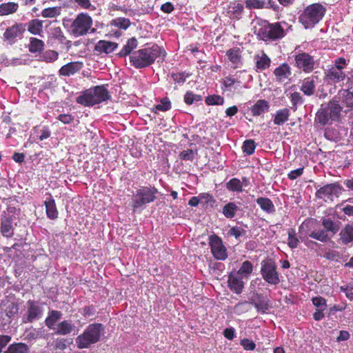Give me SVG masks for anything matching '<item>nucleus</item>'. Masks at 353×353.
I'll return each instance as SVG.
<instances>
[{"label":"nucleus","mask_w":353,"mask_h":353,"mask_svg":"<svg viewBox=\"0 0 353 353\" xmlns=\"http://www.w3.org/2000/svg\"><path fill=\"white\" fill-rule=\"evenodd\" d=\"M347 65L346 59L343 57H339L334 61V64L330 67L339 71H343V70Z\"/></svg>","instance_id":"nucleus-58"},{"label":"nucleus","mask_w":353,"mask_h":353,"mask_svg":"<svg viewBox=\"0 0 353 353\" xmlns=\"http://www.w3.org/2000/svg\"><path fill=\"white\" fill-rule=\"evenodd\" d=\"M222 85L227 90H232V88L236 89L238 87H240L241 81L234 78V76L229 75L223 79Z\"/></svg>","instance_id":"nucleus-45"},{"label":"nucleus","mask_w":353,"mask_h":353,"mask_svg":"<svg viewBox=\"0 0 353 353\" xmlns=\"http://www.w3.org/2000/svg\"><path fill=\"white\" fill-rule=\"evenodd\" d=\"M59 53L58 52L52 50H48L44 52L40 56V61L46 63H52L58 59Z\"/></svg>","instance_id":"nucleus-47"},{"label":"nucleus","mask_w":353,"mask_h":353,"mask_svg":"<svg viewBox=\"0 0 353 353\" xmlns=\"http://www.w3.org/2000/svg\"><path fill=\"white\" fill-rule=\"evenodd\" d=\"M19 4L14 2L3 3L0 5V16L8 15L17 11Z\"/></svg>","instance_id":"nucleus-41"},{"label":"nucleus","mask_w":353,"mask_h":353,"mask_svg":"<svg viewBox=\"0 0 353 353\" xmlns=\"http://www.w3.org/2000/svg\"><path fill=\"white\" fill-rule=\"evenodd\" d=\"M346 74L344 71H339L330 67L325 71L324 80L330 83H337L344 81Z\"/></svg>","instance_id":"nucleus-24"},{"label":"nucleus","mask_w":353,"mask_h":353,"mask_svg":"<svg viewBox=\"0 0 353 353\" xmlns=\"http://www.w3.org/2000/svg\"><path fill=\"white\" fill-rule=\"evenodd\" d=\"M209 245L214 258L219 261H225L228 255L223 240L218 235L213 234L209 236Z\"/></svg>","instance_id":"nucleus-15"},{"label":"nucleus","mask_w":353,"mask_h":353,"mask_svg":"<svg viewBox=\"0 0 353 353\" xmlns=\"http://www.w3.org/2000/svg\"><path fill=\"white\" fill-rule=\"evenodd\" d=\"M26 308L21 319L22 323H32L41 319L43 315V303L39 301L28 300Z\"/></svg>","instance_id":"nucleus-11"},{"label":"nucleus","mask_w":353,"mask_h":353,"mask_svg":"<svg viewBox=\"0 0 353 353\" xmlns=\"http://www.w3.org/2000/svg\"><path fill=\"white\" fill-rule=\"evenodd\" d=\"M240 344L246 351H252L256 348L255 343L252 340L247 338L241 339Z\"/></svg>","instance_id":"nucleus-61"},{"label":"nucleus","mask_w":353,"mask_h":353,"mask_svg":"<svg viewBox=\"0 0 353 353\" xmlns=\"http://www.w3.org/2000/svg\"><path fill=\"white\" fill-rule=\"evenodd\" d=\"M158 190L154 186H141L133 194L132 210L133 212L141 211L144 207L157 199Z\"/></svg>","instance_id":"nucleus-7"},{"label":"nucleus","mask_w":353,"mask_h":353,"mask_svg":"<svg viewBox=\"0 0 353 353\" xmlns=\"http://www.w3.org/2000/svg\"><path fill=\"white\" fill-rule=\"evenodd\" d=\"M288 246L294 249L298 247L299 239L296 236V234L295 232V230L293 228H290L288 230Z\"/></svg>","instance_id":"nucleus-49"},{"label":"nucleus","mask_w":353,"mask_h":353,"mask_svg":"<svg viewBox=\"0 0 353 353\" xmlns=\"http://www.w3.org/2000/svg\"><path fill=\"white\" fill-rule=\"evenodd\" d=\"M202 100V96L195 94L192 91H187L184 95V102L187 105H192L194 102H198Z\"/></svg>","instance_id":"nucleus-51"},{"label":"nucleus","mask_w":353,"mask_h":353,"mask_svg":"<svg viewBox=\"0 0 353 353\" xmlns=\"http://www.w3.org/2000/svg\"><path fill=\"white\" fill-rule=\"evenodd\" d=\"M260 272L263 279L268 284L276 286L281 283L276 263L272 259H266L261 262Z\"/></svg>","instance_id":"nucleus-9"},{"label":"nucleus","mask_w":353,"mask_h":353,"mask_svg":"<svg viewBox=\"0 0 353 353\" xmlns=\"http://www.w3.org/2000/svg\"><path fill=\"white\" fill-rule=\"evenodd\" d=\"M19 304L8 299L1 300L0 317L5 324H10L19 313Z\"/></svg>","instance_id":"nucleus-14"},{"label":"nucleus","mask_w":353,"mask_h":353,"mask_svg":"<svg viewBox=\"0 0 353 353\" xmlns=\"http://www.w3.org/2000/svg\"><path fill=\"white\" fill-rule=\"evenodd\" d=\"M179 157L182 161H192L194 158V152L193 150L188 149L181 152Z\"/></svg>","instance_id":"nucleus-62"},{"label":"nucleus","mask_w":353,"mask_h":353,"mask_svg":"<svg viewBox=\"0 0 353 353\" xmlns=\"http://www.w3.org/2000/svg\"><path fill=\"white\" fill-rule=\"evenodd\" d=\"M342 190V187L336 183L326 184L320 188L315 193L319 199H332L333 196H338Z\"/></svg>","instance_id":"nucleus-17"},{"label":"nucleus","mask_w":353,"mask_h":353,"mask_svg":"<svg viewBox=\"0 0 353 353\" xmlns=\"http://www.w3.org/2000/svg\"><path fill=\"white\" fill-rule=\"evenodd\" d=\"M111 25L121 29L126 30L130 26L131 22L129 19L118 17L111 21Z\"/></svg>","instance_id":"nucleus-48"},{"label":"nucleus","mask_w":353,"mask_h":353,"mask_svg":"<svg viewBox=\"0 0 353 353\" xmlns=\"http://www.w3.org/2000/svg\"><path fill=\"white\" fill-rule=\"evenodd\" d=\"M205 102L208 105H222L224 103V99L217 94L209 95L205 98Z\"/></svg>","instance_id":"nucleus-54"},{"label":"nucleus","mask_w":353,"mask_h":353,"mask_svg":"<svg viewBox=\"0 0 353 353\" xmlns=\"http://www.w3.org/2000/svg\"><path fill=\"white\" fill-rule=\"evenodd\" d=\"M253 270L252 263L250 261H245L242 263L238 271L234 272L243 277L248 278L252 273Z\"/></svg>","instance_id":"nucleus-43"},{"label":"nucleus","mask_w":353,"mask_h":353,"mask_svg":"<svg viewBox=\"0 0 353 353\" xmlns=\"http://www.w3.org/2000/svg\"><path fill=\"white\" fill-rule=\"evenodd\" d=\"M138 46V41L135 37L129 39L126 44L123 46L117 55L120 57H125L131 54L133 50L136 49Z\"/></svg>","instance_id":"nucleus-36"},{"label":"nucleus","mask_w":353,"mask_h":353,"mask_svg":"<svg viewBox=\"0 0 353 353\" xmlns=\"http://www.w3.org/2000/svg\"><path fill=\"white\" fill-rule=\"evenodd\" d=\"M338 242L343 245H348L353 242V223L345 224L340 230Z\"/></svg>","instance_id":"nucleus-23"},{"label":"nucleus","mask_w":353,"mask_h":353,"mask_svg":"<svg viewBox=\"0 0 353 353\" xmlns=\"http://www.w3.org/2000/svg\"><path fill=\"white\" fill-rule=\"evenodd\" d=\"M83 65L80 61H73L63 65L59 70L60 76L70 77L81 70Z\"/></svg>","instance_id":"nucleus-25"},{"label":"nucleus","mask_w":353,"mask_h":353,"mask_svg":"<svg viewBox=\"0 0 353 353\" xmlns=\"http://www.w3.org/2000/svg\"><path fill=\"white\" fill-rule=\"evenodd\" d=\"M199 197L200 201H204V204H210V205L213 206L216 203V200L214 198L213 195L210 194L209 192H203L199 194Z\"/></svg>","instance_id":"nucleus-59"},{"label":"nucleus","mask_w":353,"mask_h":353,"mask_svg":"<svg viewBox=\"0 0 353 353\" xmlns=\"http://www.w3.org/2000/svg\"><path fill=\"white\" fill-rule=\"evenodd\" d=\"M75 325L71 320H63L59 323L55 327V334L59 335H68L75 330Z\"/></svg>","instance_id":"nucleus-31"},{"label":"nucleus","mask_w":353,"mask_h":353,"mask_svg":"<svg viewBox=\"0 0 353 353\" xmlns=\"http://www.w3.org/2000/svg\"><path fill=\"white\" fill-rule=\"evenodd\" d=\"M310 229L311 231L312 230H316L315 228V221L309 220L304 221L299 228V239L302 242L305 243V245L307 248H314L319 244L317 242L309 239L310 237L313 239L312 236L308 232L309 230L310 231Z\"/></svg>","instance_id":"nucleus-16"},{"label":"nucleus","mask_w":353,"mask_h":353,"mask_svg":"<svg viewBox=\"0 0 353 353\" xmlns=\"http://www.w3.org/2000/svg\"><path fill=\"white\" fill-rule=\"evenodd\" d=\"M249 303L252 304L258 312L265 314L270 307V300L267 296H263L262 294L254 293L249 299ZM248 301H243L237 303L234 306V310L237 314H240L245 311L243 306L247 305Z\"/></svg>","instance_id":"nucleus-10"},{"label":"nucleus","mask_w":353,"mask_h":353,"mask_svg":"<svg viewBox=\"0 0 353 353\" xmlns=\"http://www.w3.org/2000/svg\"><path fill=\"white\" fill-rule=\"evenodd\" d=\"M273 74L275 81L277 83H283L290 79L292 75V69L287 63H283L274 69Z\"/></svg>","instance_id":"nucleus-21"},{"label":"nucleus","mask_w":353,"mask_h":353,"mask_svg":"<svg viewBox=\"0 0 353 353\" xmlns=\"http://www.w3.org/2000/svg\"><path fill=\"white\" fill-rule=\"evenodd\" d=\"M48 43L52 46L59 44L70 47V41L67 40L60 27H54L50 29L48 33Z\"/></svg>","instance_id":"nucleus-20"},{"label":"nucleus","mask_w":353,"mask_h":353,"mask_svg":"<svg viewBox=\"0 0 353 353\" xmlns=\"http://www.w3.org/2000/svg\"><path fill=\"white\" fill-rule=\"evenodd\" d=\"M290 100L292 104V108L294 110H296L298 104H301L303 102V97L298 92H294L290 94Z\"/></svg>","instance_id":"nucleus-56"},{"label":"nucleus","mask_w":353,"mask_h":353,"mask_svg":"<svg viewBox=\"0 0 353 353\" xmlns=\"http://www.w3.org/2000/svg\"><path fill=\"white\" fill-rule=\"evenodd\" d=\"M62 316V313L58 310H50L45 319L46 325L50 330H55L56 323Z\"/></svg>","instance_id":"nucleus-35"},{"label":"nucleus","mask_w":353,"mask_h":353,"mask_svg":"<svg viewBox=\"0 0 353 353\" xmlns=\"http://www.w3.org/2000/svg\"><path fill=\"white\" fill-rule=\"evenodd\" d=\"M256 144L254 141L252 139L245 140L243 143V152L248 155L252 154L254 152Z\"/></svg>","instance_id":"nucleus-53"},{"label":"nucleus","mask_w":353,"mask_h":353,"mask_svg":"<svg viewBox=\"0 0 353 353\" xmlns=\"http://www.w3.org/2000/svg\"><path fill=\"white\" fill-rule=\"evenodd\" d=\"M239 211H240V208L234 202H229L222 208V214L229 219L234 218Z\"/></svg>","instance_id":"nucleus-37"},{"label":"nucleus","mask_w":353,"mask_h":353,"mask_svg":"<svg viewBox=\"0 0 353 353\" xmlns=\"http://www.w3.org/2000/svg\"><path fill=\"white\" fill-rule=\"evenodd\" d=\"M341 92V97L343 102L345 104L347 108L353 107V89L349 88L346 90H342L340 91Z\"/></svg>","instance_id":"nucleus-46"},{"label":"nucleus","mask_w":353,"mask_h":353,"mask_svg":"<svg viewBox=\"0 0 353 353\" xmlns=\"http://www.w3.org/2000/svg\"><path fill=\"white\" fill-rule=\"evenodd\" d=\"M44 205L47 217L51 220L56 219L58 217L59 212L54 199L50 196L44 201Z\"/></svg>","instance_id":"nucleus-34"},{"label":"nucleus","mask_w":353,"mask_h":353,"mask_svg":"<svg viewBox=\"0 0 353 353\" xmlns=\"http://www.w3.org/2000/svg\"><path fill=\"white\" fill-rule=\"evenodd\" d=\"M312 301L314 305H315L316 307L324 310L326 308V300L324 298L321 296H316L312 298Z\"/></svg>","instance_id":"nucleus-63"},{"label":"nucleus","mask_w":353,"mask_h":353,"mask_svg":"<svg viewBox=\"0 0 353 353\" xmlns=\"http://www.w3.org/2000/svg\"><path fill=\"white\" fill-rule=\"evenodd\" d=\"M254 60L256 72H262L270 67L271 59L264 51H262L261 54H256Z\"/></svg>","instance_id":"nucleus-27"},{"label":"nucleus","mask_w":353,"mask_h":353,"mask_svg":"<svg viewBox=\"0 0 353 353\" xmlns=\"http://www.w3.org/2000/svg\"><path fill=\"white\" fill-rule=\"evenodd\" d=\"M57 119L64 124H70L74 121V118L70 114H61L58 116Z\"/></svg>","instance_id":"nucleus-64"},{"label":"nucleus","mask_w":353,"mask_h":353,"mask_svg":"<svg viewBox=\"0 0 353 353\" xmlns=\"http://www.w3.org/2000/svg\"><path fill=\"white\" fill-rule=\"evenodd\" d=\"M342 110L343 107L341 105L339 100L334 97L325 105L322 104L317 110L314 118L315 125L324 127L327 124H332V122L340 121Z\"/></svg>","instance_id":"nucleus-3"},{"label":"nucleus","mask_w":353,"mask_h":353,"mask_svg":"<svg viewBox=\"0 0 353 353\" xmlns=\"http://www.w3.org/2000/svg\"><path fill=\"white\" fill-rule=\"evenodd\" d=\"M117 47V43L105 40H100L96 43L94 50L99 53L109 54L114 51Z\"/></svg>","instance_id":"nucleus-32"},{"label":"nucleus","mask_w":353,"mask_h":353,"mask_svg":"<svg viewBox=\"0 0 353 353\" xmlns=\"http://www.w3.org/2000/svg\"><path fill=\"white\" fill-rule=\"evenodd\" d=\"M166 52L157 44H152L144 48L134 51L130 56V61L137 69H141L152 65L158 57L164 58Z\"/></svg>","instance_id":"nucleus-1"},{"label":"nucleus","mask_w":353,"mask_h":353,"mask_svg":"<svg viewBox=\"0 0 353 353\" xmlns=\"http://www.w3.org/2000/svg\"><path fill=\"white\" fill-rule=\"evenodd\" d=\"M322 225L323 229L321 228L319 224L315 221L316 230H309L308 232L314 239L322 243H327L330 241L332 237L340 231L341 222L331 218H323L322 219Z\"/></svg>","instance_id":"nucleus-5"},{"label":"nucleus","mask_w":353,"mask_h":353,"mask_svg":"<svg viewBox=\"0 0 353 353\" xmlns=\"http://www.w3.org/2000/svg\"><path fill=\"white\" fill-rule=\"evenodd\" d=\"M25 32V25L23 23H15L6 28L3 33V39L10 43H14L17 37H20Z\"/></svg>","instance_id":"nucleus-19"},{"label":"nucleus","mask_w":353,"mask_h":353,"mask_svg":"<svg viewBox=\"0 0 353 353\" xmlns=\"http://www.w3.org/2000/svg\"><path fill=\"white\" fill-rule=\"evenodd\" d=\"M61 14V7L47 8L42 10L41 15L44 18H54Z\"/></svg>","instance_id":"nucleus-50"},{"label":"nucleus","mask_w":353,"mask_h":353,"mask_svg":"<svg viewBox=\"0 0 353 353\" xmlns=\"http://www.w3.org/2000/svg\"><path fill=\"white\" fill-rule=\"evenodd\" d=\"M29 347L23 343H14L8 346L4 353H28Z\"/></svg>","instance_id":"nucleus-42"},{"label":"nucleus","mask_w":353,"mask_h":353,"mask_svg":"<svg viewBox=\"0 0 353 353\" xmlns=\"http://www.w3.org/2000/svg\"><path fill=\"white\" fill-rule=\"evenodd\" d=\"M42 20L34 19L30 20L28 23H23L25 25V30H27L33 35L42 36L43 33Z\"/></svg>","instance_id":"nucleus-29"},{"label":"nucleus","mask_w":353,"mask_h":353,"mask_svg":"<svg viewBox=\"0 0 353 353\" xmlns=\"http://www.w3.org/2000/svg\"><path fill=\"white\" fill-rule=\"evenodd\" d=\"M314 76L305 77L301 82L300 90L306 96L311 97L316 92V82Z\"/></svg>","instance_id":"nucleus-26"},{"label":"nucleus","mask_w":353,"mask_h":353,"mask_svg":"<svg viewBox=\"0 0 353 353\" xmlns=\"http://www.w3.org/2000/svg\"><path fill=\"white\" fill-rule=\"evenodd\" d=\"M269 109V102L265 99H259L251 107L250 111L253 116L257 117L268 112Z\"/></svg>","instance_id":"nucleus-33"},{"label":"nucleus","mask_w":353,"mask_h":353,"mask_svg":"<svg viewBox=\"0 0 353 353\" xmlns=\"http://www.w3.org/2000/svg\"><path fill=\"white\" fill-rule=\"evenodd\" d=\"M104 331V327L101 323L90 324L82 334L76 339V345L79 349L88 348L91 345L100 341Z\"/></svg>","instance_id":"nucleus-8"},{"label":"nucleus","mask_w":353,"mask_h":353,"mask_svg":"<svg viewBox=\"0 0 353 353\" xmlns=\"http://www.w3.org/2000/svg\"><path fill=\"white\" fill-rule=\"evenodd\" d=\"M290 116V110L287 108L278 110L274 115V123L276 125H282L289 120Z\"/></svg>","instance_id":"nucleus-38"},{"label":"nucleus","mask_w":353,"mask_h":353,"mask_svg":"<svg viewBox=\"0 0 353 353\" xmlns=\"http://www.w3.org/2000/svg\"><path fill=\"white\" fill-rule=\"evenodd\" d=\"M254 29L256 38L266 43L279 41L286 35L281 22L271 23L267 20L260 19Z\"/></svg>","instance_id":"nucleus-2"},{"label":"nucleus","mask_w":353,"mask_h":353,"mask_svg":"<svg viewBox=\"0 0 353 353\" xmlns=\"http://www.w3.org/2000/svg\"><path fill=\"white\" fill-rule=\"evenodd\" d=\"M226 189L230 192H241L243 191V183L237 178H232L225 183Z\"/></svg>","instance_id":"nucleus-44"},{"label":"nucleus","mask_w":353,"mask_h":353,"mask_svg":"<svg viewBox=\"0 0 353 353\" xmlns=\"http://www.w3.org/2000/svg\"><path fill=\"white\" fill-rule=\"evenodd\" d=\"M45 43L41 39L30 37L28 48L31 53H39L44 50Z\"/></svg>","instance_id":"nucleus-40"},{"label":"nucleus","mask_w":353,"mask_h":353,"mask_svg":"<svg viewBox=\"0 0 353 353\" xmlns=\"http://www.w3.org/2000/svg\"><path fill=\"white\" fill-rule=\"evenodd\" d=\"M244 13V6L237 1H230L224 8L223 14L231 20L239 21Z\"/></svg>","instance_id":"nucleus-18"},{"label":"nucleus","mask_w":353,"mask_h":353,"mask_svg":"<svg viewBox=\"0 0 353 353\" xmlns=\"http://www.w3.org/2000/svg\"><path fill=\"white\" fill-rule=\"evenodd\" d=\"M245 7L248 9H262L265 6V1L263 0H245Z\"/></svg>","instance_id":"nucleus-55"},{"label":"nucleus","mask_w":353,"mask_h":353,"mask_svg":"<svg viewBox=\"0 0 353 353\" xmlns=\"http://www.w3.org/2000/svg\"><path fill=\"white\" fill-rule=\"evenodd\" d=\"M294 66L305 73H310L315 68L316 61L307 52L299 51L294 55Z\"/></svg>","instance_id":"nucleus-13"},{"label":"nucleus","mask_w":353,"mask_h":353,"mask_svg":"<svg viewBox=\"0 0 353 353\" xmlns=\"http://www.w3.org/2000/svg\"><path fill=\"white\" fill-rule=\"evenodd\" d=\"M229 61L234 65L233 68L236 69L242 65V54L239 48H232L226 52Z\"/></svg>","instance_id":"nucleus-28"},{"label":"nucleus","mask_w":353,"mask_h":353,"mask_svg":"<svg viewBox=\"0 0 353 353\" xmlns=\"http://www.w3.org/2000/svg\"><path fill=\"white\" fill-rule=\"evenodd\" d=\"M243 277L235 272H231L228 276V287L233 292L240 294L244 288Z\"/></svg>","instance_id":"nucleus-22"},{"label":"nucleus","mask_w":353,"mask_h":353,"mask_svg":"<svg viewBox=\"0 0 353 353\" xmlns=\"http://www.w3.org/2000/svg\"><path fill=\"white\" fill-rule=\"evenodd\" d=\"M256 201L263 211L268 214L275 212L274 205L270 199L268 197H259Z\"/></svg>","instance_id":"nucleus-39"},{"label":"nucleus","mask_w":353,"mask_h":353,"mask_svg":"<svg viewBox=\"0 0 353 353\" xmlns=\"http://www.w3.org/2000/svg\"><path fill=\"white\" fill-rule=\"evenodd\" d=\"M326 8L320 3L306 6L299 13V22L305 29H312L318 24L326 13Z\"/></svg>","instance_id":"nucleus-4"},{"label":"nucleus","mask_w":353,"mask_h":353,"mask_svg":"<svg viewBox=\"0 0 353 353\" xmlns=\"http://www.w3.org/2000/svg\"><path fill=\"white\" fill-rule=\"evenodd\" d=\"M246 233L247 232L245 229L239 226H234L231 228L228 232V235L234 236L236 239L241 236H245Z\"/></svg>","instance_id":"nucleus-57"},{"label":"nucleus","mask_w":353,"mask_h":353,"mask_svg":"<svg viewBox=\"0 0 353 353\" xmlns=\"http://www.w3.org/2000/svg\"><path fill=\"white\" fill-rule=\"evenodd\" d=\"M92 26V17L86 13L79 14L70 26L72 34L76 37L86 34Z\"/></svg>","instance_id":"nucleus-12"},{"label":"nucleus","mask_w":353,"mask_h":353,"mask_svg":"<svg viewBox=\"0 0 353 353\" xmlns=\"http://www.w3.org/2000/svg\"><path fill=\"white\" fill-rule=\"evenodd\" d=\"M68 346V340L63 338H57L54 341L53 349L54 350H64Z\"/></svg>","instance_id":"nucleus-60"},{"label":"nucleus","mask_w":353,"mask_h":353,"mask_svg":"<svg viewBox=\"0 0 353 353\" xmlns=\"http://www.w3.org/2000/svg\"><path fill=\"white\" fill-rule=\"evenodd\" d=\"M0 230L1 234L6 238H10L14 235L13 218L12 216H5L1 219Z\"/></svg>","instance_id":"nucleus-30"},{"label":"nucleus","mask_w":353,"mask_h":353,"mask_svg":"<svg viewBox=\"0 0 353 353\" xmlns=\"http://www.w3.org/2000/svg\"><path fill=\"white\" fill-rule=\"evenodd\" d=\"M111 95L104 85H96L85 90L76 101L85 107L93 106L110 99Z\"/></svg>","instance_id":"nucleus-6"},{"label":"nucleus","mask_w":353,"mask_h":353,"mask_svg":"<svg viewBox=\"0 0 353 353\" xmlns=\"http://www.w3.org/2000/svg\"><path fill=\"white\" fill-rule=\"evenodd\" d=\"M160 102L159 104H157L154 107L155 112H157V111L165 112L171 108V102L168 97L161 99Z\"/></svg>","instance_id":"nucleus-52"}]
</instances>
